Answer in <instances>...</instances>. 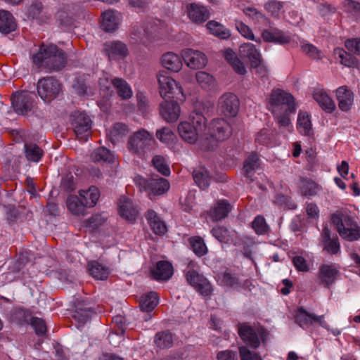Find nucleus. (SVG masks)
Returning a JSON list of instances; mask_svg holds the SVG:
<instances>
[{"label":"nucleus","instance_id":"nucleus-1","mask_svg":"<svg viewBox=\"0 0 360 360\" xmlns=\"http://www.w3.org/2000/svg\"><path fill=\"white\" fill-rule=\"evenodd\" d=\"M32 63L39 68L48 72H58L63 70L68 62L66 53L56 44L42 43L37 53L32 56Z\"/></svg>","mask_w":360,"mask_h":360},{"label":"nucleus","instance_id":"nucleus-2","mask_svg":"<svg viewBox=\"0 0 360 360\" xmlns=\"http://www.w3.org/2000/svg\"><path fill=\"white\" fill-rule=\"evenodd\" d=\"M330 219L342 240L347 242L360 240V221L355 213L341 208L331 214Z\"/></svg>","mask_w":360,"mask_h":360},{"label":"nucleus","instance_id":"nucleus-3","mask_svg":"<svg viewBox=\"0 0 360 360\" xmlns=\"http://www.w3.org/2000/svg\"><path fill=\"white\" fill-rule=\"evenodd\" d=\"M100 196L98 188L91 186L87 190H79L78 195H69L65 201L66 207L72 215L84 217L88 214V209L97 204Z\"/></svg>","mask_w":360,"mask_h":360},{"label":"nucleus","instance_id":"nucleus-4","mask_svg":"<svg viewBox=\"0 0 360 360\" xmlns=\"http://www.w3.org/2000/svg\"><path fill=\"white\" fill-rule=\"evenodd\" d=\"M266 108L272 115H278L282 111L296 112L294 96L279 88H274L266 98Z\"/></svg>","mask_w":360,"mask_h":360},{"label":"nucleus","instance_id":"nucleus-5","mask_svg":"<svg viewBox=\"0 0 360 360\" xmlns=\"http://www.w3.org/2000/svg\"><path fill=\"white\" fill-rule=\"evenodd\" d=\"M155 145L156 141L153 134L144 129H141L130 136L127 148L131 153L143 159L147 153L155 149Z\"/></svg>","mask_w":360,"mask_h":360},{"label":"nucleus","instance_id":"nucleus-6","mask_svg":"<svg viewBox=\"0 0 360 360\" xmlns=\"http://www.w3.org/2000/svg\"><path fill=\"white\" fill-rule=\"evenodd\" d=\"M237 328L243 342L254 349H257L261 343L265 344L269 336L268 330L260 324L252 326L248 322H243L238 323Z\"/></svg>","mask_w":360,"mask_h":360},{"label":"nucleus","instance_id":"nucleus-7","mask_svg":"<svg viewBox=\"0 0 360 360\" xmlns=\"http://www.w3.org/2000/svg\"><path fill=\"white\" fill-rule=\"evenodd\" d=\"M191 119V123L181 122L178 126V131L185 141L194 143L206 129V118L202 113L193 112Z\"/></svg>","mask_w":360,"mask_h":360},{"label":"nucleus","instance_id":"nucleus-8","mask_svg":"<svg viewBox=\"0 0 360 360\" xmlns=\"http://www.w3.org/2000/svg\"><path fill=\"white\" fill-rule=\"evenodd\" d=\"M69 122L76 138L82 141H87L91 134V120L86 113L75 111L70 115Z\"/></svg>","mask_w":360,"mask_h":360},{"label":"nucleus","instance_id":"nucleus-9","mask_svg":"<svg viewBox=\"0 0 360 360\" xmlns=\"http://www.w3.org/2000/svg\"><path fill=\"white\" fill-rule=\"evenodd\" d=\"M139 185L141 190L147 193L151 200H155L157 197L165 194L170 188L167 179L158 176L155 178H141L139 180Z\"/></svg>","mask_w":360,"mask_h":360},{"label":"nucleus","instance_id":"nucleus-10","mask_svg":"<svg viewBox=\"0 0 360 360\" xmlns=\"http://www.w3.org/2000/svg\"><path fill=\"white\" fill-rule=\"evenodd\" d=\"M61 86L60 82L54 77H46L38 81L37 92L41 99L50 103L59 95Z\"/></svg>","mask_w":360,"mask_h":360},{"label":"nucleus","instance_id":"nucleus-11","mask_svg":"<svg viewBox=\"0 0 360 360\" xmlns=\"http://www.w3.org/2000/svg\"><path fill=\"white\" fill-rule=\"evenodd\" d=\"M340 266L336 263L322 264L316 274L319 285L330 288L340 277Z\"/></svg>","mask_w":360,"mask_h":360},{"label":"nucleus","instance_id":"nucleus-12","mask_svg":"<svg viewBox=\"0 0 360 360\" xmlns=\"http://www.w3.org/2000/svg\"><path fill=\"white\" fill-rule=\"evenodd\" d=\"M13 110L18 115H26L32 110L34 105V95L27 91H18L11 97Z\"/></svg>","mask_w":360,"mask_h":360},{"label":"nucleus","instance_id":"nucleus-13","mask_svg":"<svg viewBox=\"0 0 360 360\" xmlns=\"http://www.w3.org/2000/svg\"><path fill=\"white\" fill-rule=\"evenodd\" d=\"M159 91L163 99L174 98L177 94L183 95V89L165 71H160L158 76Z\"/></svg>","mask_w":360,"mask_h":360},{"label":"nucleus","instance_id":"nucleus-14","mask_svg":"<svg viewBox=\"0 0 360 360\" xmlns=\"http://www.w3.org/2000/svg\"><path fill=\"white\" fill-rule=\"evenodd\" d=\"M186 281L203 297H210L213 292L210 282L198 271H184Z\"/></svg>","mask_w":360,"mask_h":360},{"label":"nucleus","instance_id":"nucleus-15","mask_svg":"<svg viewBox=\"0 0 360 360\" xmlns=\"http://www.w3.org/2000/svg\"><path fill=\"white\" fill-rule=\"evenodd\" d=\"M240 101L233 93H225L218 101V111L226 117H234L238 115Z\"/></svg>","mask_w":360,"mask_h":360},{"label":"nucleus","instance_id":"nucleus-16","mask_svg":"<svg viewBox=\"0 0 360 360\" xmlns=\"http://www.w3.org/2000/svg\"><path fill=\"white\" fill-rule=\"evenodd\" d=\"M233 208V205L228 200L219 199L205 212V214L212 222H218L227 218Z\"/></svg>","mask_w":360,"mask_h":360},{"label":"nucleus","instance_id":"nucleus-17","mask_svg":"<svg viewBox=\"0 0 360 360\" xmlns=\"http://www.w3.org/2000/svg\"><path fill=\"white\" fill-rule=\"evenodd\" d=\"M210 136L218 141L228 139L232 134L231 124L223 118H216L209 125Z\"/></svg>","mask_w":360,"mask_h":360},{"label":"nucleus","instance_id":"nucleus-18","mask_svg":"<svg viewBox=\"0 0 360 360\" xmlns=\"http://www.w3.org/2000/svg\"><path fill=\"white\" fill-rule=\"evenodd\" d=\"M149 274L150 277L156 281H167L174 274V267L170 262L160 260L150 266Z\"/></svg>","mask_w":360,"mask_h":360},{"label":"nucleus","instance_id":"nucleus-19","mask_svg":"<svg viewBox=\"0 0 360 360\" xmlns=\"http://www.w3.org/2000/svg\"><path fill=\"white\" fill-rule=\"evenodd\" d=\"M320 243L323 250L330 255H338L340 253V243L336 234L332 236L331 230L325 226L321 233Z\"/></svg>","mask_w":360,"mask_h":360},{"label":"nucleus","instance_id":"nucleus-20","mask_svg":"<svg viewBox=\"0 0 360 360\" xmlns=\"http://www.w3.org/2000/svg\"><path fill=\"white\" fill-rule=\"evenodd\" d=\"M117 212L122 219L130 223L136 221L139 213L132 200L125 195L120 196L117 200Z\"/></svg>","mask_w":360,"mask_h":360},{"label":"nucleus","instance_id":"nucleus-21","mask_svg":"<svg viewBox=\"0 0 360 360\" xmlns=\"http://www.w3.org/2000/svg\"><path fill=\"white\" fill-rule=\"evenodd\" d=\"M103 52L110 60H123L129 54L127 45L120 41H106L103 46Z\"/></svg>","mask_w":360,"mask_h":360},{"label":"nucleus","instance_id":"nucleus-22","mask_svg":"<svg viewBox=\"0 0 360 360\" xmlns=\"http://www.w3.org/2000/svg\"><path fill=\"white\" fill-rule=\"evenodd\" d=\"M295 322L303 329H307L314 323H319L321 326H326V323L323 320V316H316L307 312L302 307H297L295 312Z\"/></svg>","mask_w":360,"mask_h":360},{"label":"nucleus","instance_id":"nucleus-23","mask_svg":"<svg viewBox=\"0 0 360 360\" xmlns=\"http://www.w3.org/2000/svg\"><path fill=\"white\" fill-rule=\"evenodd\" d=\"M181 109L177 101L174 98H165L160 105V113L167 122H174L179 117Z\"/></svg>","mask_w":360,"mask_h":360},{"label":"nucleus","instance_id":"nucleus-24","mask_svg":"<svg viewBox=\"0 0 360 360\" xmlns=\"http://www.w3.org/2000/svg\"><path fill=\"white\" fill-rule=\"evenodd\" d=\"M185 63L191 69H200L205 66L207 60L205 53L191 49H186L181 52Z\"/></svg>","mask_w":360,"mask_h":360},{"label":"nucleus","instance_id":"nucleus-25","mask_svg":"<svg viewBox=\"0 0 360 360\" xmlns=\"http://www.w3.org/2000/svg\"><path fill=\"white\" fill-rule=\"evenodd\" d=\"M338 108L343 112H348L354 103V95L347 86H341L335 90Z\"/></svg>","mask_w":360,"mask_h":360},{"label":"nucleus","instance_id":"nucleus-26","mask_svg":"<svg viewBox=\"0 0 360 360\" xmlns=\"http://www.w3.org/2000/svg\"><path fill=\"white\" fill-rule=\"evenodd\" d=\"M312 97L318 103L321 108L326 113H333L336 109L334 101L322 88H314Z\"/></svg>","mask_w":360,"mask_h":360},{"label":"nucleus","instance_id":"nucleus-27","mask_svg":"<svg viewBox=\"0 0 360 360\" xmlns=\"http://www.w3.org/2000/svg\"><path fill=\"white\" fill-rule=\"evenodd\" d=\"M8 321L18 326L29 325L32 317V312L30 309L23 307L17 306L13 307L6 315Z\"/></svg>","mask_w":360,"mask_h":360},{"label":"nucleus","instance_id":"nucleus-28","mask_svg":"<svg viewBox=\"0 0 360 360\" xmlns=\"http://www.w3.org/2000/svg\"><path fill=\"white\" fill-rule=\"evenodd\" d=\"M186 12L189 19L197 24H201L210 18L207 8L200 4H188L186 6Z\"/></svg>","mask_w":360,"mask_h":360},{"label":"nucleus","instance_id":"nucleus-29","mask_svg":"<svg viewBox=\"0 0 360 360\" xmlns=\"http://www.w3.org/2000/svg\"><path fill=\"white\" fill-rule=\"evenodd\" d=\"M217 282L221 286L236 288L242 286L238 274L234 269L226 268L219 273L216 277Z\"/></svg>","mask_w":360,"mask_h":360},{"label":"nucleus","instance_id":"nucleus-30","mask_svg":"<svg viewBox=\"0 0 360 360\" xmlns=\"http://www.w3.org/2000/svg\"><path fill=\"white\" fill-rule=\"evenodd\" d=\"M260 166V159L258 154L255 152L250 153L243 162L242 173L245 177L250 179L252 182L254 181L253 176L255 171Z\"/></svg>","mask_w":360,"mask_h":360},{"label":"nucleus","instance_id":"nucleus-31","mask_svg":"<svg viewBox=\"0 0 360 360\" xmlns=\"http://www.w3.org/2000/svg\"><path fill=\"white\" fill-rule=\"evenodd\" d=\"M192 176L196 186L202 191L208 189L212 179L210 172L204 166L195 167L192 172Z\"/></svg>","mask_w":360,"mask_h":360},{"label":"nucleus","instance_id":"nucleus-32","mask_svg":"<svg viewBox=\"0 0 360 360\" xmlns=\"http://www.w3.org/2000/svg\"><path fill=\"white\" fill-rule=\"evenodd\" d=\"M86 269L89 275L97 280H106L110 274V268L98 260L87 262Z\"/></svg>","mask_w":360,"mask_h":360},{"label":"nucleus","instance_id":"nucleus-33","mask_svg":"<svg viewBox=\"0 0 360 360\" xmlns=\"http://www.w3.org/2000/svg\"><path fill=\"white\" fill-rule=\"evenodd\" d=\"M262 37L266 42H273L280 44H289L291 41L290 34L276 28L264 30L262 33Z\"/></svg>","mask_w":360,"mask_h":360},{"label":"nucleus","instance_id":"nucleus-34","mask_svg":"<svg viewBox=\"0 0 360 360\" xmlns=\"http://www.w3.org/2000/svg\"><path fill=\"white\" fill-rule=\"evenodd\" d=\"M333 56L340 63L345 67L357 68L359 65L358 58L352 52L346 51L343 48L336 47L333 49Z\"/></svg>","mask_w":360,"mask_h":360},{"label":"nucleus","instance_id":"nucleus-35","mask_svg":"<svg viewBox=\"0 0 360 360\" xmlns=\"http://www.w3.org/2000/svg\"><path fill=\"white\" fill-rule=\"evenodd\" d=\"M144 216L154 233L162 236L166 233L167 227L165 222L153 210H147Z\"/></svg>","mask_w":360,"mask_h":360},{"label":"nucleus","instance_id":"nucleus-36","mask_svg":"<svg viewBox=\"0 0 360 360\" xmlns=\"http://www.w3.org/2000/svg\"><path fill=\"white\" fill-rule=\"evenodd\" d=\"M298 188L302 195L310 198L318 193L321 186L310 178L300 176Z\"/></svg>","mask_w":360,"mask_h":360},{"label":"nucleus","instance_id":"nucleus-37","mask_svg":"<svg viewBox=\"0 0 360 360\" xmlns=\"http://www.w3.org/2000/svg\"><path fill=\"white\" fill-rule=\"evenodd\" d=\"M159 300V295L156 292L145 293L139 298V307L142 311L150 312L158 306Z\"/></svg>","mask_w":360,"mask_h":360},{"label":"nucleus","instance_id":"nucleus-38","mask_svg":"<svg viewBox=\"0 0 360 360\" xmlns=\"http://www.w3.org/2000/svg\"><path fill=\"white\" fill-rule=\"evenodd\" d=\"M162 65L167 70L173 72H179L182 68V56L173 53L167 52L162 55L161 59Z\"/></svg>","mask_w":360,"mask_h":360},{"label":"nucleus","instance_id":"nucleus-39","mask_svg":"<svg viewBox=\"0 0 360 360\" xmlns=\"http://www.w3.org/2000/svg\"><path fill=\"white\" fill-rule=\"evenodd\" d=\"M95 311L91 307H82L80 305L76 307L73 311L72 318L77 323V328L84 326V325L89 321Z\"/></svg>","mask_w":360,"mask_h":360},{"label":"nucleus","instance_id":"nucleus-40","mask_svg":"<svg viewBox=\"0 0 360 360\" xmlns=\"http://www.w3.org/2000/svg\"><path fill=\"white\" fill-rule=\"evenodd\" d=\"M187 242L189 248L197 257H202L207 254L208 248L201 236H191L188 238Z\"/></svg>","mask_w":360,"mask_h":360},{"label":"nucleus","instance_id":"nucleus-41","mask_svg":"<svg viewBox=\"0 0 360 360\" xmlns=\"http://www.w3.org/2000/svg\"><path fill=\"white\" fill-rule=\"evenodd\" d=\"M239 52L242 58H246L250 60V65L256 64L262 56L256 46L251 43H244L240 46Z\"/></svg>","mask_w":360,"mask_h":360},{"label":"nucleus","instance_id":"nucleus-42","mask_svg":"<svg viewBox=\"0 0 360 360\" xmlns=\"http://www.w3.org/2000/svg\"><path fill=\"white\" fill-rule=\"evenodd\" d=\"M119 19L116 12L112 10L105 11L102 13L101 27L105 32H113L117 29Z\"/></svg>","mask_w":360,"mask_h":360},{"label":"nucleus","instance_id":"nucleus-43","mask_svg":"<svg viewBox=\"0 0 360 360\" xmlns=\"http://www.w3.org/2000/svg\"><path fill=\"white\" fill-rule=\"evenodd\" d=\"M16 22L13 15L4 10L0 11V32L8 34L16 28Z\"/></svg>","mask_w":360,"mask_h":360},{"label":"nucleus","instance_id":"nucleus-44","mask_svg":"<svg viewBox=\"0 0 360 360\" xmlns=\"http://www.w3.org/2000/svg\"><path fill=\"white\" fill-rule=\"evenodd\" d=\"M111 83L116 89L117 95L122 99H129L132 96V91L129 84L122 78L114 77Z\"/></svg>","mask_w":360,"mask_h":360},{"label":"nucleus","instance_id":"nucleus-45","mask_svg":"<svg viewBox=\"0 0 360 360\" xmlns=\"http://www.w3.org/2000/svg\"><path fill=\"white\" fill-rule=\"evenodd\" d=\"M206 27L212 34L220 39H228L231 35L229 29L215 20L207 22Z\"/></svg>","mask_w":360,"mask_h":360},{"label":"nucleus","instance_id":"nucleus-46","mask_svg":"<svg viewBox=\"0 0 360 360\" xmlns=\"http://www.w3.org/2000/svg\"><path fill=\"white\" fill-rule=\"evenodd\" d=\"M224 56L225 60L231 65L236 73L241 75H244L246 73L247 71L243 63L233 50L231 49H226Z\"/></svg>","mask_w":360,"mask_h":360},{"label":"nucleus","instance_id":"nucleus-47","mask_svg":"<svg viewBox=\"0 0 360 360\" xmlns=\"http://www.w3.org/2000/svg\"><path fill=\"white\" fill-rule=\"evenodd\" d=\"M154 343L160 349H168L173 345V334L165 330L158 332L154 337Z\"/></svg>","mask_w":360,"mask_h":360},{"label":"nucleus","instance_id":"nucleus-48","mask_svg":"<svg viewBox=\"0 0 360 360\" xmlns=\"http://www.w3.org/2000/svg\"><path fill=\"white\" fill-rule=\"evenodd\" d=\"M25 155L27 160L38 162L44 155L43 150L36 143L25 142Z\"/></svg>","mask_w":360,"mask_h":360},{"label":"nucleus","instance_id":"nucleus-49","mask_svg":"<svg viewBox=\"0 0 360 360\" xmlns=\"http://www.w3.org/2000/svg\"><path fill=\"white\" fill-rule=\"evenodd\" d=\"M297 129L302 135H310L311 131V122L308 112L300 111L298 113Z\"/></svg>","mask_w":360,"mask_h":360},{"label":"nucleus","instance_id":"nucleus-50","mask_svg":"<svg viewBox=\"0 0 360 360\" xmlns=\"http://www.w3.org/2000/svg\"><path fill=\"white\" fill-rule=\"evenodd\" d=\"M128 132V127L127 124L121 122H117L113 124L109 133L107 134L109 140L115 144Z\"/></svg>","mask_w":360,"mask_h":360},{"label":"nucleus","instance_id":"nucleus-51","mask_svg":"<svg viewBox=\"0 0 360 360\" xmlns=\"http://www.w3.org/2000/svg\"><path fill=\"white\" fill-rule=\"evenodd\" d=\"M91 158L94 162H112L114 155L110 150L105 147H99L94 150L91 155Z\"/></svg>","mask_w":360,"mask_h":360},{"label":"nucleus","instance_id":"nucleus-52","mask_svg":"<svg viewBox=\"0 0 360 360\" xmlns=\"http://www.w3.org/2000/svg\"><path fill=\"white\" fill-rule=\"evenodd\" d=\"M251 228L258 236L266 235L270 231V227L262 215H257L255 217L251 222Z\"/></svg>","mask_w":360,"mask_h":360},{"label":"nucleus","instance_id":"nucleus-53","mask_svg":"<svg viewBox=\"0 0 360 360\" xmlns=\"http://www.w3.org/2000/svg\"><path fill=\"white\" fill-rule=\"evenodd\" d=\"M152 165L162 175L169 176L170 168L165 157L159 155H155L152 159Z\"/></svg>","mask_w":360,"mask_h":360},{"label":"nucleus","instance_id":"nucleus-54","mask_svg":"<svg viewBox=\"0 0 360 360\" xmlns=\"http://www.w3.org/2000/svg\"><path fill=\"white\" fill-rule=\"evenodd\" d=\"M210 233L214 238L221 243H226L230 240V232L226 226H215L210 230Z\"/></svg>","mask_w":360,"mask_h":360},{"label":"nucleus","instance_id":"nucleus-55","mask_svg":"<svg viewBox=\"0 0 360 360\" xmlns=\"http://www.w3.org/2000/svg\"><path fill=\"white\" fill-rule=\"evenodd\" d=\"M106 221V218L101 214H94L82 222V226L91 230H96L102 226Z\"/></svg>","mask_w":360,"mask_h":360},{"label":"nucleus","instance_id":"nucleus-56","mask_svg":"<svg viewBox=\"0 0 360 360\" xmlns=\"http://www.w3.org/2000/svg\"><path fill=\"white\" fill-rule=\"evenodd\" d=\"M29 324L34 328L38 336L45 335L47 333V326L45 321L39 317L32 316Z\"/></svg>","mask_w":360,"mask_h":360},{"label":"nucleus","instance_id":"nucleus-57","mask_svg":"<svg viewBox=\"0 0 360 360\" xmlns=\"http://www.w3.org/2000/svg\"><path fill=\"white\" fill-rule=\"evenodd\" d=\"M283 4L282 1L271 0L264 5L265 9L275 18H279L281 14L283 12Z\"/></svg>","mask_w":360,"mask_h":360},{"label":"nucleus","instance_id":"nucleus-58","mask_svg":"<svg viewBox=\"0 0 360 360\" xmlns=\"http://www.w3.org/2000/svg\"><path fill=\"white\" fill-rule=\"evenodd\" d=\"M274 139L273 131H270L267 129H262L257 133L255 137V143L263 146H269L271 144Z\"/></svg>","mask_w":360,"mask_h":360},{"label":"nucleus","instance_id":"nucleus-59","mask_svg":"<svg viewBox=\"0 0 360 360\" xmlns=\"http://www.w3.org/2000/svg\"><path fill=\"white\" fill-rule=\"evenodd\" d=\"M156 137L164 143H170L176 138L174 133L169 127H163L157 130Z\"/></svg>","mask_w":360,"mask_h":360},{"label":"nucleus","instance_id":"nucleus-60","mask_svg":"<svg viewBox=\"0 0 360 360\" xmlns=\"http://www.w3.org/2000/svg\"><path fill=\"white\" fill-rule=\"evenodd\" d=\"M239 355L240 360H262L259 353L250 350L246 346L239 347Z\"/></svg>","mask_w":360,"mask_h":360},{"label":"nucleus","instance_id":"nucleus-61","mask_svg":"<svg viewBox=\"0 0 360 360\" xmlns=\"http://www.w3.org/2000/svg\"><path fill=\"white\" fill-rule=\"evenodd\" d=\"M344 11L360 18V3L354 0H345L342 2Z\"/></svg>","mask_w":360,"mask_h":360},{"label":"nucleus","instance_id":"nucleus-62","mask_svg":"<svg viewBox=\"0 0 360 360\" xmlns=\"http://www.w3.org/2000/svg\"><path fill=\"white\" fill-rule=\"evenodd\" d=\"M243 13L255 22H260L266 20L265 15L254 7H245Z\"/></svg>","mask_w":360,"mask_h":360},{"label":"nucleus","instance_id":"nucleus-63","mask_svg":"<svg viewBox=\"0 0 360 360\" xmlns=\"http://www.w3.org/2000/svg\"><path fill=\"white\" fill-rule=\"evenodd\" d=\"M295 112L282 111L278 115H273L279 127H288L290 125V114H295Z\"/></svg>","mask_w":360,"mask_h":360},{"label":"nucleus","instance_id":"nucleus-64","mask_svg":"<svg viewBox=\"0 0 360 360\" xmlns=\"http://www.w3.org/2000/svg\"><path fill=\"white\" fill-rule=\"evenodd\" d=\"M345 46L347 51L360 55V38H349L345 40Z\"/></svg>","mask_w":360,"mask_h":360}]
</instances>
